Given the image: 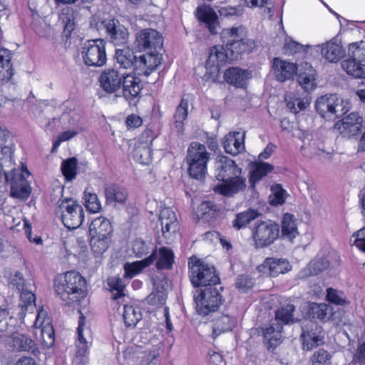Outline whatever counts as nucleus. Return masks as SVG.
I'll use <instances>...</instances> for the list:
<instances>
[{
	"instance_id": "1",
	"label": "nucleus",
	"mask_w": 365,
	"mask_h": 365,
	"mask_svg": "<svg viewBox=\"0 0 365 365\" xmlns=\"http://www.w3.org/2000/svg\"><path fill=\"white\" fill-rule=\"evenodd\" d=\"M216 178L220 181L214 191L224 196H232L246 187V178L242 168L230 158L219 155L215 165Z\"/></svg>"
},
{
	"instance_id": "2",
	"label": "nucleus",
	"mask_w": 365,
	"mask_h": 365,
	"mask_svg": "<svg viewBox=\"0 0 365 365\" xmlns=\"http://www.w3.org/2000/svg\"><path fill=\"white\" fill-rule=\"evenodd\" d=\"M54 289L66 304L71 305L86 296V282L78 272L70 271L55 278Z\"/></svg>"
},
{
	"instance_id": "3",
	"label": "nucleus",
	"mask_w": 365,
	"mask_h": 365,
	"mask_svg": "<svg viewBox=\"0 0 365 365\" xmlns=\"http://www.w3.org/2000/svg\"><path fill=\"white\" fill-rule=\"evenodd\" d=\"M63 187L58 185L53 190L51 198L58 203L57 213L60 215L62 222L68 229L80 227L84 219V211L82 206L73 198H65L63 196Z\"/></svg>"
},
{
	"instance_id": "4",
	"label": "nucleus",
	"mask_w": 365,
	"mask_h": 365,
	"mask_svg": "<svg viewBox=\"0 0 365 365\" xmlns=\"http://www.w3.org/2000/svg\"><path fill=\"white\" fill-rule=\"evenodd\" d=\"M210 154L204 145L197 142L192 143L187 150V161L188 171L193 178L201 180L207 173V163Z\"/></svg>"
},
{
	"instance_id": "5",
	"label": "nucleus",
	"mask_w": 365,
	"mask_h": 365,
	"mask_svg": "<svg viewBox=\"0 0 365 365\" xmlns=\"http://www.w3.org/2000/svg\"><path fill=\"white\" fill-rule=\"evenodd\" d=\"M190 281L194 287H206L218 283L220 279L215 267L196 257L188 262Z\"/></svg>"
},
{
	"instance_id": "6",
	"label": "nucleus",
	"mask_w": 365,
	"mask_h": 365,
	"mask_svg": "<svg viewBox=\"0 0 365 365\" xmlns=\"http://www.w3.org/2000/svg\"><path fill=\"white\" fill-rule=\"evenodd\" d=\"M7 277L9 286L20 293L18 314L21 319H23L26 312H32L34 309L35 296L26 288L25 279L21 272L16 270L13 271Z\"/></svg>"
},
{
	"instance_id": "7",
	"label": "nucleus",
	"mask_w": 365,
	"mask_h": 365,
	"mask_svg": "<svg viewBox=\"0 0 365 365\" xmlns=\"http://www.w3.org/2000/svg\"><path fill=\"white\" fill-rule=\"evenodd\" d=\"M229 60L232 61L231 52L227 51L226 47L222 46L212 47L206 61V72L202 78L206 81L218 82L220 67Z\"/></svg>"
},
{
	"instance_id": "8",
	"label": "nucleus",
	"mask_w": 365,
	"mask_h": 365,
	"mask_svg": "<svg viewBox=\"0 0 365 365\" xmlns=\"http://www.w3.org/2000/svg\"><path fill=\"white\" fill-rule=\"evenodd\" d=\"M6 182L11 183V195L13 197L26 199L31 193V187L27 178L30 173L25 167L14 168L11 172L4 171Z\"/></svg>"
},
{
	"instance_id": "9",
	"label": "nucleus",
	"mask_w": 365,
	"mask_h": 365,
	"mask_svg": "<svg viewBox=\"0 0 365 365\" xmlns=\"http://www.w3.org/2000/svg\"><path fill=\"white\" fill-rule=\"evenodd\" d=\"M106 43L100 38L87 41L81 51L82 58L87 66L101 67L106 64Z\"/></svg>"
},
{
	"instance_id": "10",
	"label": "nucleus",
	"mask_w": 365,
	"mask_h": 365,
	"mask_svg": "<svg viewBox=\"0 0 365 365\" xmlns=\"http://www.w3.org/2000/svg\"><path fill=\"white\" fill-rule=\"evenodd\" d=\"M279 226L272 221H263L252 228V237L256 247H264L272 244L279 236Z\"/></svg>"
},
{
	"instance_id": "11",
	"label": "nucleus",
	"mask_w": 365,
	"mask_h": 365,
	"mask_svg": "<svg viewBox=\"0 0 365 365\" xmlns=\"http://www.w3.org/2000/svg\"><path fill=\"white\" fill-rule=\"evenodd\" d=\"M197 312L202 315H207L215 312L221 304V297L215 288L197 290L194 294Z\"/></svg>"
},
{
	"instance_id": "12",
	"label": "nucleus",
	"mask_w": 365,
	"mask_h": 365,
	"mask_svg": "<svg viewBox=\"0 0 365 365\" xmlns=\"http://www.w3.org/2000/svg\"><path fill=\"white\" fill-rule=\"evenodd\" d=\"M163 45V37L155 29H145L135 34V46L139 51H158Z\"/></svg>"
},
{
	"instance_id": "13",
	"label": "nucleus",
	"mask_w": 365,
	"mask_h": 365,
	"mask_svg": "<svg viewBox=\"0 0 365 365\" xmlns=\"http://www.w3.org/2000/svg\"><path fill=\"white\" fill-rule=\"evenodd\" d=\"M34 327L37 339L46 348L52 346L55 341L54 330L51 319L43 309L38 311Z\"/></svg>"
},
{
	"instance_id": "14",
	"label": "nucleus",
	"mask_w": 365,
	"mask_h": 365,
	"mask_svg": "<svg viewBox=\"0 0 365 365\" xmlns=\"http://www.w3.org/2000/svg\"><path fill=\"white\" fill-rule=\"evenodd\" d=\"M162 59L158 51H148L135 58V70L138 75L148 76L161 64Z\"/></svg>"
},
{
	"instance_id": "15",
	"label": "nucleus",
	"mask_w": 365,
	"mask_h": 365,
	"mask_svg": "<svg viewBox=\"0 0 365 365\" xmlns=\"http://www.w3.org/2000/svg\"><path fill=\"white\" fill-rule=\"evenodd\" d=\"M324 331L320 326L313 322H307L303 327L302 339L303 349L311 350L313 348L322 344L324 339Z\"/></svg>"
},
{
	"instance_id": "16",
	"label": "nucleus",
	"mask_w": 365,
	"mask_h": 365,
	"mask_svg": "<svg viewBox=\"0 0 365 365\" xmlns=\"http://www.w3.org/2000/svg\"><path fill=\"white\" fill-rule=\"evenodd\" d=\"M112 43L117 46L125 44L129 38L128 29L114 19H106L102 22Z\"/></svg>"
},
{
	"instance_id": "17",
	"label": "nucleus",
	"mask_w": 365,
	"mask_h": 365,
	"mask_svg": "<svg viewBox=\"0 0 365 365\" xmlns=\"http://www.w3.org/2000/svg\"><path fill=\"white\" fill-rule=\"evenodd\" d=\"M292 269L289 262L283 258H267L262 264L257 267V270L272 277H277L280 274H285Z\"/></svg>"
},
{
	"instance_id": "18",
	"label": "nucleus",
	"mask_w": 365,
	"mask_h": 365,
	"mask_svg": "<svg viewBox=\"0 0 365 365\" xmlns=\"http://www.w3.org/2000/svg\"><path fill=\"white\" fill-rule=\"evenodd\" d=\"M85 324L86 318L81 316L77 328L78 338L76 341V356L78 357H86L92 344L91 330L85 327Z\"/></svg>"
},
{
	"instance_id": "19",
	"label": "nucleus",
	"mask_w": 365,
	"mask_h": 365,
	"mask_svg": "<svg viewBox=\"0 0 365 365\" xmlns=\"http://www.w3.org/2000/svg\"><path fill=\"white\" fill-rule=\"evenodd\" d=\"M123 76L115 68H106L100 74V86L106 93H113L120 88Z\"/></svg>"
},
{
	"instance_id": "20",
	"label": "nucleus",
	"mask_w": 365,
	"mask_h": 365,
	"mask_svg": "<svg viewBox=\"0 0 365 365\" xmlns=\"http://www.w3.org/2000/svg\"><path fill=\"white\" fill-rule=\"evenodd\" d=\"M362 118L356 113H351L337 122L335 128L344 136H354L359 133L362 127Z\"/></svg>"
},
{
	"instance_id": "21",
	"label": "nucleus",
	"mask_w": 365,
	"mask_h": 365,
	"mask_svg": "<svg viewBox=\"0 0 365 365\" xmlns=\"http://www.w3.org/2000/svg\"><path fill=\"white\" fill-rule=\"evenodd\" d=\"M272 69L275 78L280 82L292 78L298 70L297 66L280 58H274L272 61Z\"/></svg>"
},
{
	"instance_id": "22",
	"label": "nucleus",
	"mask_w": 365,
	"mask_h": 365,
	"mask_svg": "<svg viewBox=\"0 0 365 365\" xmlns=\"http://www.w3.org/2000/svg\"><path fill=\"white\" fill-rule=\"evenodd\" d=\"M159 220L164 237L170 240L172 235L177 232L178 228V222L175 212L169 207L162 209Z\"/></svg>"
},
{
	"instance_id": "23",
	"label": "nucleus",
	"mask_w": 365,
	"mask_h": 365,
	"mask_svg": "<svg viewBox=\"0 0 365 365\" xmlns=\"http://www.w3.org/2000/svg\"><path fill=\"white\" fill-rule=\"evenodd\" d=\"M121 86H123V95L129 102L138 98L142 90L140 80L133 73L124 74Z\"/></svg>"
},
{
	"instance_id": "24",
	"label": "nucleus",
	"mask_w": 365,
	"mask_h": 365,
	"mask_svg": "<svg viewBox=\"0 0 365 365\" xmlns=\"http://www.w3.org/2000/svg\"><path fill=\"white\" fill-rule=\"evenodd\" d=\"M245 133L230 132L224 138L222 144L225 151L236 155L245 150Z\"/></svg>"
},
{
	"instance_id": "25",
	"label": "nucleus",
	"mask_w": 365,
	"mask_h": 365,
	"mask_svg": "<svg viewBox=\"0 0 365 365\" xmlns=\"http://www.w3.org/2000/svg\"><path fill=\"white\" fill-rule=\"evenodd\" d=\"M287 106L293 113L304 110L311 103V98L306 92H290L286 94Z\"/></svg>"
},
{
	"instance_id": "26",
	"label": "nucleus",
	"mask_w": 365,
	"mask_h": 365,
	"mask_svg": "<svg viewBox=\"0 0 365 365\" xmlns=\"http://www.w3.org/2000/svg\"><path fill=\"white\" fill-rule=\"evenodd\" d=\"M196 16L199 21L206 24L211 34H217L219 27L217 15L210 6H199L196 10Z\"/></svg>"
},
{
	"instance_id": "27",
	"label": "nucleus",
	"mask_w": 365,
	"mask_h": 365,
	"mask_svg": "<svg viewBox=\"0 0 365 365\" xmlns=\"http://www.w3.org/2000/svg\"><path fill=\"white\" fill-rule=\"evenodd\" d=\"M298 82L305 90L304 92L314 90L316 86V71L310 63L304 62L300 65Z\"/></svg>"
},
{
	"instance_id": "28",
	"label": "nucleus",
	"mask_w": 365,
	"mask_h": 365,
	"mask_svg": "<svg viewBox=\"0 0 365 365\" xmlns=\"http://www.w3.org/2000/svg\"><path fill=\"white\" fill-rule=\"evenodd\" d=\"M322 55L329 62H337L344 56V50L340 42L333 38L319 46Z\"/></svg>"
},
{
	"instance_id": "29",
	"label": "nucleus",
	"mask_w": 365,
	"mask_h": 365,
	"mask_svg": "<svg viewBox=\"0 0 365 365\" xmlns=\"http://www.w3.org/2000/svg\"><path fill=\"white\" fill-rule=\"evenodd\" d=\"M113 232V229L110 221L103 216L93 220L89 226L90 236L112 237Z\"/></svg>"
},
{
	"instance_id": "30",
	"label": "nucleus",
	"mask_w": 365,
	"mask_h": 365,
	"mask_svg": "<svg viewBox=\"0 0 365 365\" xmlns=\"http://www.w3.org/2000/svg\"><path fill=\"white\" fill-rule=\"evenodd\" d=\"M11 59V51L0 46V83H1L10 81L14 75Z\"/></svg>"
},
{
	"instance_id": "31",
	"label": "nucleus",
	"mask_w": 365,
	"mask_h": 365,
	"mask_svg": "<svg viewBox=\"0 0 365 365\" xmlns=\"http://www.w3.org/2000/svg\"><path fill=\"white\" fill-rule=\"evenodd\" d=\"M264 343L267 349H274L281 343L282 326L279 323L272 324L270 326L262 328Z\"/></svg>"
},
{
	"instance_id": "32",
	"label": "nucleus",
	"mask_w": 365,
	"mask_h": 365,
	"mask_svg": "<svg viewBox=\"0 0 365 365\" xmlns=\"http://www.w3.org/2000/svg\"><path fill=\"white\" fill-rule=\"evenodd\" d=\"M246 36V31L242 26L224 29L221 38L227 51H230L242 37Z\"/></svg>"
},
{
	"instance_id": "33",
	"label": "nucleus",
	"mask_w": 365,
	"mask_h": 365,
	"mask_svg": "<svg viewBox=\"0 0 365 365\" xmlns=\"http://www.w3.org/2000/svg\"><path fill=\"white\" fill-rule=\"evenodd\" d=\"M336 101V94L325 95L317 99L316 102V110L317 113L324 119H334V105Z\"/></svg>"
},
{
	"instance_id": "34",
	"label": "nucleus",
	"mask_w": 365,
	"mask_h": 365,
	"mask_svg": "<svg viewBox=\"0 0 365 365\" xmlns=\"http://www.w3.org/2000/svg\"><path fill=\"white\" fill-rule=\"evenodd\" d=\"M237 324L235 317L228 314H220L212 321V336L216 338L222 333L231 331Z\"/></svg>"
},
{
	"instance_id": "35",
	"label": "nucleus",
	"mask_w": 365,
	"mask_h": 365,
	"mask_svg": "<svg viewBox=\"0 0 365 365\" xmlns=\"http://www.w3.org/2000/svg\"><path fill=\"white\" fill-rule=\"evenodd\" d=\"M6 342L12 347L13 350L19 351H30L35 346V343L32 339L19 332H16L9 336Z\"/></svg>"
},
{
	"instance_id": "36",
	"label": "nucleus",
	"mask_w": 365,
	"mask_h": 365,
	"mask_svg": "<svg viewBox=\"0 0 365 365\" xmlns=\"http://www.w3.org/2000/svg\"><path fill=\"white\" fill-rule=\"evenodd\" d=\"M250 77V73L247 70L235 67L227 69L225 73V81L236 87H243Z\"/></svg>"
},
{
	"instance_id": "37",
	"label": "nucleus",
	"mask_w": 365,
	"mask_h": 365,
	"mask_svg": "<svg viewBox=\"0 0 365 365\" xmlns=\"http://www.w3.org/2000/svg\"><path fill=\"white\" fill-rule=\"evenodd\" d=\"M155 252L152 253L149 257L140 261H136L131 263L127 262L124 264V277L133 278L139 274L143 269L152 264L155 261Z\"/></svg>"
},
{
	"instance_id": "38",
	"label": "nucleus",
	"mask_w": 365,
	"mask_h": 365,
	"mask_svg": "<svg viewBox=\"0 0 365 365\" xmlns=\"http://www.w3.org/2000/svg\"><path fill=\"white\" fill-rule=\"evenodd\" d=\"M250 166V182L252 187L273 170V166L267 163L254 162Z\"/></svg>"
},
{
	"instance_id": "39",
	"label": "nucleus",
	"mask_w": 365,
	"mask_h": 365,
	"mask_svg": "<svg viewBox=\"0 0 365 365\" xmlns=\"http://www.w3.org/2000/svg\"><path fill=\"white\" fill-rule=\"evenodd\" d=\"M105 196L108 204L124 205L128 197V192L124 188L113 185L106 188Z\"/></svg>"
},
{
	"instance_id": "40",
	"label": "nucleus",
	"mask_w": 365,
	"mask_h": 365,
	"mask_svg": "<svg viewBox=\"0 0 365 365\" xmlns=\"http://www.w3.org/2000/svg\"><path fill=\"white\" fill-rule=\"evenodd\" d=\"M282 235L290 241L299 235L297 220L293 215L289 213L284 215L282 220Z\"/></svg>"
},
{
	"instance_id": "41",
	"label": "nucleus",
	"mask_w": 365,
	"mask_h": 365,
	"mask_svg": "<svg viewBox=\"0 0 365 365\" xmlns=\"http://www.w3.org/2000/svg\"><path fill=\"white\" fill-rule=\"evenodd\" d=\"M153 252H155V260L157 259L156 267L158 269H169L172 267L174 262V254L170 249L163 247L158 250L155 249L152 253Z\"/></svg>"
},
{
	"instance_id": "42",
	"label": "nucleus",
	"mask_w": 365,
	"mask_h": 365,
	"mask_svg": "<svg viewBox=\"0 0 365 365\" xmlns=\"http://www.w3.org/2000/svg\"><path fill=\"white\" fill-rule=\"evenodd\" d=\"M341 67L349 75L354 78H365V65H362V62L359 61L349 57L342 61Z\"/></svg>"
},
{
	"instance_id": "43",
	"label": "nucleus",
	"mask_w": 365,
	"mask_h": 365,
	"mask_svg": "<svg viewBox=\"0 0 365 365\" xmlns=\"http://www.w3.org/2000/svg\"><path fill=\"white\" fill-rule=\"evenodd\" d=\"M255 46V41L246 38V36L242 37L230 51L231 60H237L240 54L251 52Z\"/></svg>"
},
{
	"instance_id": "44",
	"label": "nucleus",
	"mask_w": 365,
	"mask_h": 365,
	"mask_svg": "<svg viewBox=\"0 0 365 365\" xmlns=\"http://www.w3.org/2000/svg\"><path fill=\"white\" fill-rule=\"evenodd\" d=\"M123 317L126 327H133L142 318L140 309L133 305L125 304L123 308Z\"/></svg>"
},
{
	"instance_id": "45",
	"label": "nucleus",
	"mask_w": 365,
	"mask_h": 365,
	"mask_svg": "<svg viewBox=\"0 0 365 365\" xmlns=\"http://www.w3.org/2000/svg\"><path fill=\"white\" fill-rule=\"evenodd\" d=\"M115 58L117 63L121 68H130L135 66V58L138 57L135 56L132 52L128 49H116Z\"/></svg>"
},
{
	"instance_id": "46",
	"label": "nucleus",
	"mask_w": 365,
	"mask_h": 365,
	"mask_svg": "<svg viewBox=\"0 0 365 365\" xmlns=\"http://www.w3.org/2000/svg\"><path fill=\"white\" fill-rule=\"evenodd\" d=\"M91 237V247L92 251L96 255H102L105 252L111 242L112 237H100V236H90Z\"/></svg>"
},
{
	"instance_id": "47",
	"label": "nucleus",
	"mask_w": 365,
	"mask_h": 365,
	"mask_svg": "<svg viewBox=\"0 0 365 365\" xmlns=\"http://www.w3.org/2000/svg\"><path fill=\"white\" fill-rule=\"evenodd\" d=\"M348 56L362 62L365 65V41L351 43L348 47Z\"/></svg>"
},
{
	"instance_id": "48",
	"label": "nucleus",
	"mask_w": 365,
	"mask_h": 365,
	"mask_svg": "<svg viewBox=\"0 0 365 365\" xmlns=\"http://www.w3.org/2000/svg\"><path fill=\"white\" fill-rule=\"evenodd\" d=\"M166 299V289L163 286L159 288L158 285L155 284L154 290L147 297V302L151 305L162 306L165 303Z\"/></svg>"
},
{
	"instance_id": "49",
	"label": "nucleus",
	"mask_w": 365,
	"mask_h": 365,
	"mask_svg": "<svg viewBox=\"0 0 365 365\" xmlns=\"http://www.w3.org/2000/svg\"><path fill=\"white\" fill-rule=\"evenodd\" d=\"M188 115V102L185 99H182L179 106L177 107L174 115L175 126L178 131H182L183 122L186 120Z\"/></svg>"
},
{
	"instance_id": "50",
	"label": "nucleus",
	"mask_w": 365,
	"mask_h": 365,
	"mask_svg": "<svg viewBox=\"0 0 365 365\" xmlns=\"http://www.w3.org/2000/svg\"><path fill=\"white\" fill-rule=\"evenodd\" d=\"M309 47V45L301 44L288 36L284 40L283 49L285 54L290 56L301 52L306 53Z\"/></svg>"
},
{
	"instance_id": "51",
	"label": "nucleus",
	"mask_w": 365,
	"mask_h": 365,
	"mask_svg": "<svg viewBox=\"0 0 365 365\" xmlns=\"http://www.w3.org/2000/svg\"><path fill=\"white\" fill-rule=\"evenodd\" d=\"M259 213L255 210H248L239 213L233 222V225L237 229H241L246 226L251 220L257 217Z\"/></svg>"
},
{
	"instance_id": "52",
	"label": "nucleus",
	"mask_w": 365,
	"mask_h": 365,
	"mask_svg": "<svg viewBox=\"0 0 365 365\" xmlns=\"http://www.w3.org/2000/svg\"><path fill=\"white\" fill-rule=\"evenodd\" d=\"M77 160L75 158H68L62 162L61 169L66 180L69 181L76 175Z\"/></svg>"
},
{
	"instance_id": "53",
	"label": "nucleus",
	"mask_w": 365,
	"mask_h": 365,
	"mask_svg": "<svg viewBox=\"0 0 365 365\" xmlns=\"http://www.w3.org/2000/svg\"><path fill=\"white\" fill-rule=\"evenodd\" d=\"M85 207L90 212L96 213L101 210V203L98 195L94 193L86 190L84 192Z\"/></svg>"
},
{
	"instance_id": "54",
	"label": "nucleus",
	"mask_w": 365,
	"mask_h": 365,
	"mask_svg": "<svg viewBox=\"0 0 365 365\" xmlns=\"http://www.w3.org/2000/svg\"><path fill=\"white\" fill-rule=\"evenodd\" d=\"M309 311L314 317L321 320H326L331 314V308L326 304L312 303L309 304Z\"/></svg>"
},
{
	"instance_id": "55",
	"label": "nucleus",
	"mask_w": 365,
	"mask_h": 365,
	"mask_svg": "<svg viewBox=\"0 0 365 365\" xmlns=\"http://www.w3.org/2000/svg\"><path fill=\"white\" fill-rule=\"evenodd\" d=\"M133 157L138 163L147 165L151 160V150L147 145H139L134 150Z\"/></svg>"
},
{
	"instance_id": "56",
	"label": "nucleus",
	"mask_w": 365,
	"mask_h": 365,
	"mask_svg": "<svg viewBox=\"0 0 365 365\" xmlns=\"http://www.w3.org/2000/svg\"><path fill=\"white\" fill-rule=\"evenodd\" d=\"M108 285L110 288V290L113 292L115 291L116 293L113 294V298L114 299H117L125 295L124 294V288L125 285L122 281V279L116 276L110 277L107 280Z\"/></svg>"
},
{
	"instance_id": "57",
	"label": "nucleus",
	"mask_w": 365,
	"mask_h": 365,
	"mask_svg": "<svg viewBox=\"0 0 365 365\" xmlns=\"http://www.w3.org/2000/svg\"><path fill=\"white\" fill-rule=\"evenodd\" d=\"M150 247V242H146L141 239H136L132 243V251L135 257H141L149 252Z\"/></svg>"
},
{
	"instance_id": "58",
	"label": "nucleus",
	"mask_w": 365,
	"mask_h": 365,
	"mask_svg": "<svg viewBox=\"0 0 365 365\" xmlns=\"http://www.w3.org/2000/svg\"><path fill=\"white\" fill-rule=\"evenodd\" d=\"M294 310V306L289 304L284 307H282L276 312V320L284 324L293 322L292 312Z\"/></svg>"
},
{
	"instance_id": "59",
	"label": "nucleus",
	"mask_w": 365,
	"mask_h": 365,
	"mask_svg": "<svg viewBox=\"0 0 365 365\" xmlns=\"http://www.w3.org/2000/svg\"><path fill=\"white\" fill-rule=\"evenodd\" d=\"M334 105V118H339L348 112L351 108L350 102L346 98H343L336 95V101Z\"/></svg>"
},
{
	"instance_id": "60",
	"label": "nucleus",
	"mask_w": 365,
	"mask_h": 365,
	"mask_svg": "<svg viewBox=\"0 0 365 365\" xmlns=\"http://www.w3.org/2000/svg\"><path fill=\"white\" fill-rule=\"evenodd\" d=\"M327 299L329 302L336 305H344L347 302L344 294L333 288L327 289Z\"/></svg>"
},
{
	"instance_id": "61",
	"label": "nucleus",
	"mask_w": 365,
	"mask_h": 365,
	"mask_svg": "<svg viewBox=\"0 0 365 365\" xmlns=\"http://www.w3.org/2000/svg\"><path fill=\"white\" fill-rule=\"evenodd\" d=\"M213 204L211 202H202L195 210L197 219H205L214 215Z\"/></svg>"
},
{
	"instance_id": "62",
	"label": "nucleus",
	"mask_w": 365,
	"mask_h": 365,
	"mask_svg": "<svg viewBox=\"0 0 365 365\" xmlns=\"http://www.w3.org/2000/svg\"><path fill=\"white\" fill-rule=\"evenodd\" d=\"M312 365H329L331 355L324 349L315 351L311 357Z\"/></svg>"
},
{
	"instance_id": "63",
	"label": "nucleus",
	"mask_w": 365,
	"mask_h": 365,
	"mask_svg": "<svg viewBox=\"0 0 365 365\" xmlns=\"http://www.w3.org/2000/svg\"><path fill=\"white\" fill-rule=\"evenodd\" d=\"M272 194L269 196L270 203L273 205H282L286 199V192L279 185L272 189Z\"/></svg>"
},
{
	"instance_id": "64",
	"label": "nucleus",
	"mask_w": 365,
	"mask_h": 365,
	"mask_svg": "<svg viewBox=\"0 0 365 365\" xmlns=\"http://www.w3.org/2000/svg\"><path fill=\"white\" fill-rule=\"evenodd\" d=\"M329 267V262L327 259H317L311 261L308 268L311 274H317L319 272L325 270Z\"/></svg>"
}]
</instances>
